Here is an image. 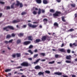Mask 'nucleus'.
Returning a JSON list of instances; mask_svg holds the SVG:
<instances>
[{
	"instance_id": "obj_26",
	"label": "nucleus",
	"mask_w": 77,
	"mask_h": 77,
	"mask_svg": "<svg viewBox=\"0 0 77 77\" xmlns=\"http://www.w3.org/2000/svg\"><path fill=\"white\" fill-rule=\"evenodd\" d=\"M65 17H62V20L63 21H64V22H65L66 21L65 20Z\"/></svg>"
},
{
	"instance_id": "obj_57",
	"label": "nucleus",
	"mask_w": 77,
	"mask_h": 77,
	"mask_svg": "<svg viewBox=\"0 0 77 77\" xmlns=\"http://www.w3.org/2000/svg\"><path fill=\"white\" fill-rule=\"evenodd\" d=\"M72 77H76V76H75V75H72Z\"/></svg>"
},
{
	"instance_id": "obj_4",
	"label": "nucleus",
	"mask_w": 77,
	"mask_h": 77,
	"mask_svg": "<svg viewBox=\"0 0 77 77\" xmlns=\"http://www.w3.org/2000/svg\"><path fill=\"white\" fill-rule=\"evenodd\" d=\"M17 4H16V6H18V5H20V8H22V7H23V4H22V3H20V2H19V1H17Z\"/></svg>"
},
{
	"instance_id": "obj_7",
	"label": "nucleus",
	"mask_w": 77,
	"mask_h": 77,
	"mask_svg": "<svg viewBox=\"0 0 77 77\" xmlns=\"http://www.w3.org/2000/svg\"><path fill=\"white\" fill-rule=\"evenodd\" d=\"M30 41H27V42H24V45H28V44H29L30 43Z\"/></svg>"
},
{
	"instance_id": "obj_53",
	"label": "nucleus",
	"mask_w": 77,
	"mask_h": 77,
	"mask_svg": "<svg viewBox=\"0 0 77 77\" xmlns=\"http://www.w3.org/2000/svg\"><path fill=\"white\" fill-rule=\"evenodd\" d=\"M67 51L68 53H70V50H68Z\"/></svg>"
},
{
	"instance_id": "obj_35",
	"label": "nucleus",
	"mask_w": 77,
	"mask_h": 77,
	"mask_svg": "<svg viewBox=\"0 0 77 77\" xmlns=\"http://www.w3.org/2000/svg\"><path fill=\"white\" fill-rule=\"evenodd\" d=\"M26 27H27V25H25L22 26V28H25Z\"/></svg>"
},
{
	"instance_id": "obj_21",
	"label": "nucleus",
	"mask_w": 77,
	"mask_h": 77,
	"mask_svg": "<svg viewBox=\"0 0 77 77\" xmlns=\"http://www.w3.org/2000/svg\"><path fill=\"white\" fill-rule=\"evenodd\" d=\"M16 55L17 57H20L21 56V54H16Z\"/></svg>"
},
{
	"instance_id": "obj_37",
	"label": "nucleus",
	"mask_w": 77,
	"mask_h": 77,
	"mask_svg": "<svg viewBox=\"0 0 77 77\" xmlns=\"http://www.w3.org/2000/svg\"><path fill=\"white\" fill-rule=\"evenodd\" d=\"M14 5H15V3H13V4L11 5V8L12 9H13V8H14Z\"/></svg>"
},
{
	"instance_id": "obj_51",
	"label": "nucleus",
	"mask_w": 77,
	"mask_h": 77,
	"mask_svg": "<svg viewBox=\"0 0 77 77\" xmlns=\"http://www.w3.org/2000/svg\"><path fill=\"white\" fill-rule=\"evenodd\" d=\"M0 3H1V4H5V2L2 1H0Z\"/></svg>"
},
{
	"instance_id": "obj_24",
	"label": "nucleus",
	"mask_w": 77,
	"mask_h": 77,
	"mask_svg": "<svg viewBox=\"0 0 77 77\" xmlns=\"http://www.w3.org/2000/svg\"><path fill=\"white\" fill-rule=\"evenodd\" d=\"M21 40L18 39L17 41V44H20V43H21Z\"/></svg>"
},
{
	"instance_id": "obj_11",
	"label": "nucleus",
	"mask_w": 77,
	"mask_h": 77,
	"mask_svg": "<svg viewBox=\"0 0 77 77\" xmlns=\"http://www.w3.org/2000/svg\"><path fill=\"white\" fill-rule=\"evenodd\" d=\"M71 56L70 55L66 56V59L68 60H70L71 59Z\"/></svg>"
},
{
	"instance_id": "obj_49",
	"label": "nucleus",
	"mask_w": 77,
	"mask_h": 77,
	"mask_svg": "<svg viewBox=\"0 0 77 77\" xmlns=\"http://www.w3.org/2000/svg\"><path fill=\"white\" fill-rule=\"evenodd\" d=\"M28 60H32V58H28Z\"/></svg>"
},
{
	"instance_id": "obj_1",
	"label": "nucleus",
	"mask_w": 77,
	"mask_h": 77,
	"mask_svg": "<svg viewBox=\"0 0 77 77\" xmlns=\"http://www.w3.org/2000/svg\"><path fill=\"white\" fill-rule=\"evenodd\" d=\"M9 29H14V27L11 26H8L3 28L4 30H6V31H9Z\"/></svg>"
},
{
	"instance_id": "obj_14",
	"label": "nucleus",
	"mask_w": 77,
	"mask_h": 77,
	"mask_svg": "<svg viewBox=\"0 0 77 77\" xmlns=\"http://www.w3.org/2000/svg\"><path fill=\"white\" fill-rule=\"evenodd\" d=\"M54 27H59L58 26V23H57L56 22H55V23H54Z\"/></svg>"
},
{
	"instance_id": "obj_34",
	"label": "nucleus",
	"mask_w": 77,
	"mask_h": 77,
	"mask_svg": "<svg viewBox=\"0 0 77 77\" xmlns=\"http://www.w3.org/2000/svg\"><path fill=\"white\" fill-rule=\"evenodd\" d=\"M28 51L29 52V53H31V54H33V52H32V51L30 50H29Z\"/></svg>"
},
{
	"instance_id": "obj_63",
	"label": "nucleus",
	"mask_w": 77,
	"mask_h": 77,
	"mask_svg": "<svg viewBox=\"0 0 77 77\" xmlns=\"http://www.w3.org/2000/svg\"><path fill=\"white\" fill-rule=\"evenodd\" d=\"M57 63L60 64V63H61L60 62H58Z\"/></svg>"
},
{
	"instance_id": "obj_3",
	"label": "nucleus",
	"mask_w": 77,
	"mask_h": 77,
	"mask_svg": "<svg viewBox=\"0 0 77 77\" xmlns=\"http://www.w3.org/2000/svg\"><path fill=\"white\" fill-rule=\"evenodd\" d=\"M28 65L29 64L27 62H23L21 64V66H28Z\"/></svg>"
},
{
	"instance_id": "obj_48",
	"label": "nucleus",
	"mask_w": 77,
	"mask_h": 77,
	"mask_svg": "<svg viewBox=\"0 0 77 77\" xmlns=\"http://www.w3.org/2000/svg\"><path fill=\"white\" fill-rule=\"evenodd\" d=\"M39 23L38 22H33V23L34 24H38Z\"/></svg>"
},
{
	"instance_id": "obj_62",
	"label": "nucleus",
	"mask_w": 77,
	"mask_h": 77,
	"mask_svg": "<svg viewBox=\"0 0 77 77\" xmlns=\"http://www.w3.org/2000/svg\"><path fill=\"white\" fill-rule=\"evenodd\" d=\"M2 14L0 13V17L2 16Z\"/></svg>"
},
{
	"instance_id": "obj_18",
	"label": "nucleus",
	"mask_w": 77,
	"mask_h": 77,
	"mask_svg": "<svg viewBox=\"0 0 77 77\" xmlns=\"http://www.w3.org/2000/svg\"><path fill=\"white\" fill-rule=\"evenodd\" d=\"M41 10L39 8L38 12V15H40V14H41Z\"/></svg>"
},
{
	"instance_id": "obj_56",
	"label": "nucleus",
	"mask_w": 77,
	"mask_h": 77,
	"mask_svg": "<svg viewBox=\"0 0 77 77\" xmlns=\"http://www.w3.org/2000/svg\"><path fill=\"white\" fill-rule=\"evenodd\" d=\"M63 46H64V44L63 43V44H62V45L61 46V47H63Z\"/></svg>"
},
{
	"instance_id": "obj_13",
	"label": "nucleus",
	"mask_w": 77,
	"mask_h": 77,
	"mask_svg": "<svg viewBox=\"0 0 77 77\" xmlns=\"http://www.w3.org/2000/svg\"><path fill=\"white\" fill-rule=\"evenodd\" d=\"M28 40H30V41H32L33 40V38L31 36H29L28 37Z\"/></svg>"
},
{
	"instance_id": "obj_23",
	"label": "nucleus",
	"mask_w": 77,
	"mask_h": 77,
	"mask_svg": "<svg viewBox=\"0 0 77 77\" xmlns=\"http://www.w3.org/2000/svg\"><path fill=\"white\" fill-rule=\"evenodd\" d=\"M32 13L34 15H36L37 14V12L35 11H34Z\"/></svg>"
},
{
	"instance_id": "obj_40",
	"label": "nucleus",
	"mask_w": 77,
	"mask_h": 77,
	"mask_svg": "<svg viewBox=\"0 0 77 77\" xmlns=\"http://www.w3.org/2000/svg\"><path fill=\"white\" fill-rule=\"evenodd\" d=\"M73 30H74V29H69V32H72V31H73Z\"/></svg>"
},
{
	"instance_id": "obj_59",
	"label": "nucleus",
	"mask_w": 77,
	"mask_h": 77,
	"mask_svg": "<svg viewBox=\"0 0 77 77\" xmlns=\"http://www.w3.org/2000/svg\"><path fill=\"white\" fill-rule=\"evenodd\" d=\"M38 51V50L37 49H35V51H34V52H35V53L36 52H37Z\"/></svg>"
},
{
	"instance_id": "obj_29",
	"label": "nucleus",
	"mask_w": 77,
	"mask_h": 77,
	"mask_svg": "<svg viewBox=\"0 0 77 77\" xmlns=\"http://www.w3.org/2000/svg\"><path fill=\"white\" fill-rule=\"evenodd\" d=\"M66 63H71V61L66 60Z\"/></svg>"
},
{
	"instance_id": "obj_16",
	"label": "nucleus",
	"mask_w": 77,
	"mask_h": 77,
	"mask_svg": "<svg viewBox=\"0 0 77 77\" xmlns=\"http://www.w3.org/2000/svg\"><path fill=\"white\" fill-rule=\"evenodd\" d=\"M44 72H39L38 74V75H44Z\"/></svg>"
},
{
	"instance_id": "obj_54",
	"label": "nucleus",
	"mask_w": 77,
	"mask_h": 77,
	"mask_svg": "<svg viewBox=\"0 0 77 77\" xmlns=\"http://www.w3.org/2000/svg\"><path fill=\"white\" fill-rule=\"evenodd\" d=\"M41 61H42V62H44V61H45V59L41 60Z\"/></svg>"
},
{
	"instance_id": "obj_43",
	"label": "nucleus",
	"mask_w": 77,
	"mask_h": 77,
	"mask_svg": "<svg viewBox=\"0 0 77 77\" xmlns=\"http://www.w3.org/2000/svg\"><path fill=\"white\" fill-rule=\"evenodd\" d=\"M33 9H35V10H36V11H38V8H36L35 7H34Z\"/></svg>"
},
{
	"instance_id": "obj_17",
	"label": "nucleus",
	"mask_w": 77,
	"mask_h": 77,
	"mask_svg": "<svg viewBox=\"0 0 77 77\" xmlns=\"http://www.w3.org/2000/svg\"><path fill=\"white\" fill-rule=\"evenodd\" d=\"M43 3L44 4H47L48 3V1L46 0H44L43 1Z\"/></svg>"
},
{
	"instance_id": "obj_46",
	"label": "nucleus",
	"mask_w": 77,
	"mask_h": 77,
	"mask_svg": "<svg viewBox=\"0 0 77 77\" xmlns=\"http://www.w3.org/2000/svg\"><path fill=\"white\" fill-rule=\"evenodd\" d=\"M12 41H13V39H11V40H10L8 42V43H9V42H12Z\"/></svg>"
},
{
	"instance_id": "obj_58",
	"label": "nucleus",
	"mask_w": 77,
	"mask_h": 77,
	"mask_svg": "<svg viewBox=\"0 0 77 77\" xmlns=\"http://www.w3.org/2000/svg\"><path fill=\"white\" fill-rule=\"evenodd\" d=\"M57 2H60L61 1L60 0H57Z\"/></svg>"
},
{
	"instance_id": "obj_2",
	"label": "nucleus",
	"mask_w": 77,
	"mask_h": 77,
	"mask_svg": "<svg viewBox=\"0 0 77 77\" xmlns=\"http://www.w3.org/2000/svg\"><path fill=\"white\" fill-rule=\"evenodd\" d=\"M61 13L59 11H57L54 14H53V16L54 18H56V17H57V16H59V15Z\"/></svg>"
},
{
	"instance_id": "obj_8",
	"label": "nucleus",
	"mask_w": 77,
	"mask_h": 77,
	"mask_svg": "<svg viewBox=\"0 0 77 77\" xmlns=\"http://www.w3.org/2000/svg\"><path fill=\"white\" fill-rule=\"evenodd\" d=\"M20 21L19 19L17 20H14L13 21V23H18V22H20Z\"/></svg>"
},
{
	"instance_id": "obj_28",
	"label": "nucleus",
	"mask_w": 77,
	"mask_h": 77,
	"mask_svg": "<svg viewBox=\"0 0 77 77\" xmlns=\"http://www.w3.org/2000/svg\"><path fill=\"white\" fill-rule=\"evenodd\" d=\"M50 12H52V13H53V12H54V10L53 9H51V10H50Z\"/></svg>"
},
{
	"instance_id": "obj_50",
	"label": "nucleus",
	"mask_w": 77,
	"mask_h": 77,
	"mask_svg": "<svg viewBox=\"0 0 77 77\" xmlns=\"http://www.w3.org/2000/svg\"><path fill=\"white\" fill-rule=\"evenodd\" d=\"M12 36L14 37L15 36V34L14 33H13L12 34Z\"/></svg>"
},
{
	"instance_id": "obj_19",
	"label": "nucleus",
	"mask_w": 77,
	"mask_h": 77,
	"mask_svg": "<svg viewBox=\"0 0 77 77\" xmlns=\"http://www.w3.org/2000/svg\"><path fill=\"white\" fill-rule=\"evenodd\" d=\"M39 60H40V59H39L38 60H37L35 62H34L33 63L34 64H36V63H38V62H39Z\"/></svg>"
},
{
	"instance_id": "obj_12",
	"label": "nucleus",
	"mask_w": 77,
	"mask_h": 77,
	"mask_svg": "<svg viewBox=\"0 0 77 77\" xmlns=\"http://www.w3.org/2000/svg\"><path fill=\"white\" fill-rule=\"evenodd\" d=\"M35 69H41V66H35Z\"/></svg>"
},
{
	"instance_id": "obj_61",
	"label": "nucleus",
	"mask_w": 77,
	"mask_h": 77,
	"mask_svg": "<svg viewBox=\"0 0 77 77\" xmlns=\"http://www.w3.org/2000/svg\"><path fill=\"white\" fill-rule=\"evenodd\" d=\"M18 74H23V73H18Z\"/></svg>"
},
{
	"instance_id": "obj_33",
	"label": "nucleus",
	"mask_w": 77,
	"mask_h": 77,
	"mask_svg": "<svg viewBox=\"0 0 77 77\" xmlns=\"http://www.w3.org/2000/svg\"><path fill=\"white\" fill-rule=\"evenodd\" d=\"M38 56V54H35L34 56V57L35 58V57H36Z\"/></svg>"
},
{
	"instance_id": "obj_31",
	"label": "nucleus",
	"mask_w": 77,
	"mask_h": 77,
	"mask_svg": "<svg viewBox=\"0 0 77 77\" xmlns=\"http://www.w3.org/2000/svg\"><path fill=\"white\" fill-rule=\"evenodd\" d=\"M11 69H7L5 70V72H9V71H11Z\"/></svg>"
},
{
	"instance_id": "obj_45",
	"label": "nucleus",
	"mask_w": 77,
	"mask_h": 77,
	"mask_svg": "<svg viewBox=\"0 0 77 77\" xmlns=\"http://www.w3.org/2000/svg\"><path fill=\"white\" fill-rule=\"evenodd\" d=\"M55 57H56V58H57V57H59V55H55Z\"/></svg>"
},
{
	"instance_id": "obj_9",
	"label": "nucleus",
	"mask_w": 77,
	"mask_h": 77,
	"mask_svg": "<svg viewBox=\"0 0 77 77\" xmlns=\"http://www.w3.org/2000/svg\"><path fill=\"white\" fill-rule=\"evenodd\" d=\"M46 38H47V37L45 36H44L42 37V39L43 41H45V40H46Z\"/></svg>"
},
{
	"instance_id": "obj_25",
	"label": "nucleus",
	"mask_w": 77,
	"mask_h": 77,
	"mask_svg": "<svg viewBox=\"0 0 77 77\" xmlns=\"http://www.w3.org/2000/svg\"><path fill=\"white\" fill-rule=\"evenodd\" d=\"M45 72L47 74H50V71L49 70H46L45 71Z\"/></svg>"
},
{
	"instance_id": "obj_20",
	"label": "nucleus",
	"mask_w": 77,
	"mask_h": 77,
	"mask_svg": "<svg viewBox=\"0 0 77 77\" xmlns=\"http://www.w3.org/2000/svg\"><path fill=\"white\" fill-rule=\"evenodd\" d=\"M24 35V34L23 33H20V34H18V35L19 36H23Z\"/></svg>"
},
{
	"instance_id": "obj_60",
	"label": "nucleus",
	"mask_w": 77,
	"mask_h": 77,
	"mask_svg": "<svg viewBox=\"0 0 77 77\" xmlns=\"http://www.w3.org/2000/svg\"><path fill=\"white\" fill-rule=\"evenodd\" d=\"M22 68V67L19 66L17 67V68Z\"/></svg>"
},
{
	"instance_id": "obj_36",
	"label": "nucleus",
	"mask_w": 77,
	"mask_h": 77,
	"mask_svg": "<svg viewBox=\"0 0 77 77\" xmlns=\"http://www.w3.org/2000/svg\"><path fill=\"white\" fill-rule=\"evenodd\" d=\"M71 6H72V7H75V5L74 4H71Z\"/></svg>"
},
{
	"instance_id": "obj_44",
	"label": "nucleus",
	"mask_w": 77,
	"mask_h": 77,
	"mask_svg": "<svg viewBox=\"0 0 77 77\" xmlns=\"http://www.w3.org/2000/svg\"><path fill=\"white\" fill-rule=\"evenodd\" d=\"M42 13H44L45 12V10H44L42 9Z\"/></svg>"
},
{
	"instance_id": "obj_5",
	"label": "nucleus",
	"mask_w": 77,
	"mask_h": 77,
	"mask_svg": "<svg viewBox=\"0 0 77 77\" xmlns=\"http://www.w3.org/2000/svg\"><path fill=\"white\" fill-rule=\"evenodd\" d=\"M28 26L31 27H32V28H35V27H36L38 26V25H32L30 23L28 24Z\"/></svg>"
},
{
	"instance_id": "obj_6",
	"label": "nucleus",
	"mask_w": 77,
	"mask_h": 77,
	"mask_svg": "<svg viewBox=\"0 0 77 77\" xmlns=\"http://www.w3.org/2000/svg\"><path fill=\"white\" fill-rule=\"evenodd\" d=\"M54 74H56V75H62V72H55L54 73Z\"/></svg>"
},
{
	"instance_id": "obj_47",
	"label": "nucleus",
	"mask_w": 77,
	"mask_h": 77,
	"mask_svg": "<svg viewBox=\"0 0 77 77\" xmlns=\"http://www.w3.org/2000/svg\"><path fill=\"white\" fill-rule=\"evenodd\" d=\"M61 77H68L67 75H63L62 76H61Z\"/></svg>"
},
{
	"instance_id": "obj_15",
	"label": "nucleus",
	"mask_w": 77,
	"mask_h": 77,
	"mask_svg": "<svg viewBox=\"0 0 77 77\" xmlns=\"http://www.w3.org/2000/svg\"><path fill=\"white\" fill-rule=\"evenodd\" d=\"M39 54L41 55V56H45V53H40Z\"/></svg>"
},
{
	"instance_id": "obj_39",
	"label": "nucleus",
	"mask_w": 77,
	"mask_h": 77,
	"mask_svg": "<svg viewBox=\"0 0 77 77\" xmlns=\"http://www.w3.org/2000/svg\"><path fill=\"white\" fill-rule=\"evenodd\" d=\"M33 48V45H30L29 47V48Z\"/></svg>"
},
{
	"instance_id": "obj_64",
	"label": "nucleus",
	"mask_w": 77,
	"mask_h": 77,
	"mask_svg": "<svg viewBox=\"0 0 77 77\" xmlns=\"http://www.w3.org/2000/svg\"><path fill=\"white\" fill-rule=\"evenodd\" d=\"M75 61H77V58L75 59Z\"/></svg>"
},
{
	"instance_id": "obj_38",
	"label": "nucleus",
	"mask_w": 77,
	"mask_h": 77,
	"mask_svg": "<svg viewBox=\"0 0 77 77\" xmlns=\"http://www.w3.org/2000/svg\"><path fill=\"white\" fill-rule=\"evenodd\" d=\"M15 56H16L15 54H13L12 55V56L13 57H15Z\"/></svg>"
},
{
	"instance_id": "obj_42",
	"label": "nucleus",
	"mask_w": 77,
	"mask_h": 77,
	"mask_svg": "<svg viewBox=\"0 0 77 77\" xmlns=\"http://www.w3.org/2000/svg\"><path fill=\"white\" fill-rule=\"evenodd\" d=\"M26 14V13L25 12H23L21 14V15H25Z\"/></svg>"
},
{
	"instance_id": "obj_55",
	"label": "nucleus",
	"mask_w": 77,
	"mask_h": 77,
	"mask_svg": "<svg viewBox=\"0 0 77 77\" xmlns=\"http://www.w3.org/2000/svg\"><path fill=\"white\" fill-rule=\"evenodd\" d=\"M5 43H6V44H8V43H9V42L7 41H5Z\"/></svg>"
},
{
	"instance_id": "obj_52",
	"label": "nucleus",
	"mask_w": 77,
	"mask_h": 77,
	"mask_svg": "<svg viewBox=\"0 0 77 77\" xmlns=\"http://www.w3.org/2000/svg\"><path fill=\"white\" fill-rule=\"evenodd\" d=\"M7 9H10V7L9 6H7L6 7Z\"/></svg>"
},
{
	"instance_id": "obj_10",
	"label": "nucleus",
	"mask_w": 77,
	"mask_h": 77,
	"mask_svg": "<svg viewBox=\"0 0 77 77\" xmlns=\"http://www.w3.org/2000/svg\"><path fill=\"white\" fill-rule=\"evenodd\" d=\"M59 51H61V52H65L66 51L65 50V49H60L59 50Z\"/></svg>"
},
{
	"instance_id": "obj_30",
	"label": "nucleus",
	"mask_w": 77,
	"mask_h": 77,
	"mask_svg": "<svg viewBox=\"0 0 77 77\" xmlns=\"http://www.w3.org/2000/svg\"><path fill=\"white\" fill-rule=\"evenodd\" d=\"M11 37V35H8L7 36V38H9Z\"/></svg>"
},
{
	"instance_id": "obj_41",
	"label": "nucleus",
	"mask_w": 77,
	"mask_h": 77,
	"mask_svg": "<svg viewBox=\"0 0 77 77\" xmlns=\"http://www.w3.org/2000/svg\"><path fill=\"white\" fill-rule=\"evenodd\" d=\"M43 21H44L45 22H47V19H44Z\"/></svg>"
},
{
	"instance_id": "obj_27",
	"label": "nucleus",
	"mask_w": 77,
	"mask_h": 77,
	"mask_svg": "<svg viewBox=\"0 0 77 77\" xmlns=\"http://www.w3.org/2000/svg\"><path fill=\"white\" fill-rule=\"evenodd\" d=\"M55 62L54 61H52L50 62L49 63V64H53V63H54Z\"/></svg>"
},
{
	"instance_id": "obj_32",
	"label": "nucleus",
	"mask_w": 77,
	"mask_h": 77,
	"mask_svg": "<svg viewBox=\"0 0 77 77\" xmlns=\"http://www.w3.org/2000/svg\"><path fill=\"white\" fill-rule=\"evenodd\" d=\"M41 40H40V39H37L36 40V42H39Z\"/></svg>"
},
{
	"instance_id": "obj_22",
	"label": "nucleus",
	"mask_w": 77,
	"mask_h": 77,
	"mask_svg": "<svg viewBox=\"0 0 77 77\" xmlns=\"http://www.w3.org/2000/svg\"><path fill=\"white\" fill-rule=\"evenodd\" d=\"M36 2L38 3H41V0H36Z\"/></svg>"
}]
</instances>
